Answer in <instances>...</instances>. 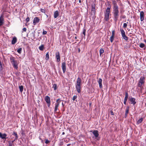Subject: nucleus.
<instances>
[{
  "label": "nucleus",
  "mask_w": 146,
  "mask_h": 146,
  "mask_svg": "<svg viewBox=\"0 0 146 146\" xmlns=\"http://www.w3.org/2000/svg\"><path fill=\"white\" fill-rule=\"evenodd\" d=\"M113 13L114 17V20L117 21L119 15V7L117 5L116 2L114 1H113Z\"/></svg>",
  "instance_id": "obj_1"
},
{
  "label": "nucleus",
  "mask_w": 146,
  "mask_h": 146,
  "mask_svg": "<svg viewBox=\"0 0 146 146\" xmlns=\"http://www.w3.org/2000/svg\"><path fill=\"white\" fill-rule=\"evenodd\" d=\"M81 82V79L80 77H78L77 79L76 83V88L78 93H80L81 92L80 85Z\"/></svg>",
  "instance_id": "obj_2"
},
{
  "label": "nucleus",
  "mask_w": 146,
  "mask_h": 146,
  "mask_svg": "<svg viewBox=\"0 0 146 146\" xmlns=\"http://www.w3.org/2000/svg\"><path fill=\"white\" fill-rule=\"evenodd\" d=\"M111 7V6H110L109 7H108L105 12V15L104 19L106 21H108L109 20Z\"/></svg>",
  "instance_id": "obj_3"
},
{
  "label": "nucleus",
  "mask_w": 146,
  "mask_h": 146,
  "mask_svg": "<svg viewBox=\"0 0 146 146\" xmlns=\"http://www.w3.org/2000/svg\"><path fill=\"white\" fill-rule=\"evenodd\" d=\"M10 61L15 68L17 69L18 68V63L17 61L16 60L15 58L13 57L10 58Z\"/></svg>",
  "instance_id": "obj_4"
},
{
  "label": "nucleus",
  "mask_w": 146,
  "mask_h": 146,
  "mask_svg": "<svg viewBox=\"0 0 146 146\" xmlns=\"http://www.w3.org/2000/svg\"><path fill=\"white\" fill-rule=\"evenodd\" d=\"M145 78L144 77L141 76L140 77L138 85L139 87L141 88L142 85L145 83Z\"/></svg>",
  "instance_id": "obj_5"
},
{
  "label": "nucleus",
  "mask_w": 146,
  "mask_h": 146,
  "mask_svg": "<svg viewBox=\"0 0 146 146\" xmlns=\"http://www.w3.org/2000/svg\"><path fill=\"white\" fill-rule=\"evenodd\" d=\"M61 100L60 99H58L56 101V103L55 104V106L54 107V112H56L58 110V108L60 104V102Z\"/></svg>",
  "instance_id": "obj_6"
},
{
  "label": "nucleus",
  "mask_w": 146,
  "mask_h": 146,
  "mask_svg": "<svg viewBox=\"0 0 146 146\" xmlns=\"http://www.w3.org/2000/svg\"><path fill=\"white\" fill-rule=\"evenodd\" d=\"M45 100L48 106L49 107L50 104V97L48 96H46Z\"/></svg>",
  "instance_id": "obj_7"
},
{
  "label": "nucleus",
  "mask_w": 146,
  "mask_h": 146,
  "mask_svg": "<svg viewBox=\"0 0 146 146\" xmlns=\"http://www.w3.org/2000/svg\"><path fill=\"white\" fill-rule=\"evenodd\" d=\"M120 31L121 32V34L123 38L125 40H127L128 38L126 36L125 33L123 29H120Z\"/></svg>",
  "instance_id": "obj_8"
},
{
  "label": "nucleus",
  "mask_w": 146,
  "mask_h": 146,
  "mask_svg": "<svg viewBox=\"0 0 146 146\" xmlns=\"http://www.w3.org/2000/svg\"><path fill=\"white\" fill-rule=\"evenodd\" d=\"M61 67L63 73H64L66 70V63L65 62H62Z\"/></svg>",
  "instance_id": "obj_9"
},
{
  "label": "nucleus",
  "mask_w": 146,
  "mask_h": 146,
  "mask_svg": "<svg viewBox=\"0 0 146 146\" xmlns=\"http://www.w3.org/2000/svg\"><path fill=\"white\" fill-rule=\"evenodd\" d=\"M129 100L130 102V103L131 104H133V105H135L136 102L135 101V99L134 98L131 97L129 98Z\"/></svg>",
  "instance_id": "obj_10"
},
{
  "label": "nucleus",
  "mask_w": 146,
  "mask_h": 146,
  "mask_svg": "<svg viewBox=\"0 0 146 146\" xmlns=\"http://www.w3.org/2000/svg\"><path fill=\"white\" fill-rule=\"evenodd\" d=\"M55 55L57 62H59L60 60V57L59 52H57L56 53Z\"/></svg>",
  "instance_id": "obj_11"
},
{
  "label": "nucleus",
  "mask_w": 146,
  "mask_h": 146,
  "mask_svg": "<svg viewBox=\"0 0 146 146\" xmlns=\"http://www.w3.org/2000/svg\"><path fill=\"white\" fill-rule=\"evenodd\" d=\"M40 21V19L38 17H35L33 20V24L34 25H36V24L39 23Z\"/></svg>",
  "instance_id": "obj_12"
},
{
  "label": "nucleus",
  "mask_w": 146,
  "mask_h": 146,
  "mask_svg": "<svg viewBox=\"0 0 146 146\" xmlns=\"http://www.w3.org/2000/svg\"><path fill=\"white\" fill-rule=\"evenodd\" d=\"M90 131L91 132H92V133L94 135L96 138L98 137L99 134L98 133V131L97 130H95L93 131Z\"/></svg>",
  "instance_id": "obj_13"
},
{
  "label": "nucleus",
  "mask_w": 146,
  "mask_h": 146,
  "mask_svg": "<svg viewBox=\"0 0 146 146\" xmlns=\"http://www.w3.org/2000/svg\"><path fill=\"white\" fill-rule=\"evenodd\" d=\"M7 135L6 133H4L2 134L1 132H0V138L2 139H5L7 138L6 137Z\"/></svg>",
  "instance_id": "obj_14"
},
{
  "label": "nucleus",
  "mask_w": 146,
  "mask_h": 146,
  "mask_svg": "<svg viewBox=\"0 0 146 146\" xmlns=\"http://www.w3.org/2000/svg\"><path fill=\"white\" fill-rule=\"evenodd\" d=\"M144 13L143 11H141L140 13V19L141 21H142L144 19Z\"/></svg>",
  "instance_id": "obj_15"
},
{
  "label": "nucleus",
  "mask_w": 146,
  "mask_h": 146,
  "mask_svg": "<svg viewBox=\"0 0 146 146\" xmlns=\"http://www.w3.org/2000/svg\"><path fill=\"white\" fill-rule=\"evenodd\" d=\"M102 80L101 78H100L98 81V82L100 88H102Z\"/></svg>",
  "instance_id": "obj_16"
},
{
  "label": "nucleus",
  "mask_w": 146,
  "mask_h": 146,
  "mask_svg": "<svg viewBox=\"0 0 146 146\" xmlns=\"http://www.w3.org/2000/svg\"><path fill=\"white\" fill-rule=\"evenodd\" d=\"M59 15V12L58 11H55L54 13V17L55 18H56Z\"/></svg>",
  "instance_id": "obj_17"
},
{
  "label": "nucleus",
  "mask_w": 146,
  "mask_h": 146,
  "mask_svg": "<svg viewBox=\"0 0 146 146\" xmlns=\"http://www.w3.org/2000/svg\"><path fill=\"white\" fill-rule=\"evenodd\" d=\"M17 42V38L16 37L14 36L13 38V40L12 41V44H15Z\"/></svg>",
  "instance_id": "obj_18"
},
{
  "label": "nucleus",
  "mask_w": 146,
  "mask_h": 146,
  "mask_svg": "<svg viewBox=\"0 0 146 146\" xmlns=\"http://www.w3.org/2000/svg\"><path fill=\"white\" fill-rule=\"evenodd\" d=\"M3 18L2 16L0 17V27L3 24Z\"/></svg>",
  "instance_id": "obj_19"
},
{
  "label": "nucleus",
  "mask_w": 146,
  "mask_h": 146,
  "mask_svg": "<svg viewBox=\"0 0 146 146\" xmlns=\"http://www.w3.org/2000/svg\"><path fill=\"white\" fill-rule=\"evenodd\" d=\"M13 135L15 136V140H17L18 139V135L17 132H13L12 134Z\"/></svg>",
  "instance_id": "obj_20"
},
{
  "label": "nucleus",
  "mask_w": 146,
  "mask_h": 146,
  "mask_svg": "<svg viewBox=\"0 0 146 146\" xmlns=\"http://www.w3.org/2000/svg\"><path fill=\"white\" fill-rule=\"evenodd\" d=\"M96 11L95 9H92L91 11V15H93V16H94L95 14Z\"/></svg>",
  "instance_id": "obj_21"
},
{
  "label": "nucleus",
  "mask_w": 146,
  "mask_h": 146,
  "mask_svg": "<svg viewBox=\"0 0 146 146\" xmlns=\"http://www.w3.org/2000/svg\"><path fill=\"white\" fill-rule=\"evenodd\" d=\"M143 119L142 118H141L139 119L137 122V124H139L141 123L143 121Z\"/></svg>",
  "instance_id": "obj_22"
},
{
  "label": "nucleus",
  "mask_w": 146,
  "mask_h": 146,
  "mask_svg": "<svg viewBox=\"0 0 146 146\" xmlns=\"http://www.w3.org/2000/svg\"><path fill=\"white\" fill-rule=\"evenodd\" d=\"M129 106H127L126 107V108L125 110V113L126 114H128L129 111Z\"/></svg>",
  "instance_id": "obj_23"
},
{
  "label": "nucleus",
  "mask_w": 146,
  "mask_h": 146,
  "mask_svg": "<svg viewBox=\"0 0 146 146\" xmlns=\"http://www.w3.org/2000/svg\"><path fill=\"white\" fill-rule=\"evenodd\" d=\"M44 48V45H42L39 47V49L41 51H42L43 50Z\"/></svg>",
  "instance_id": "obj_24"
},
{
  "label": "nucleus",
  "mask_w": 146,
  "mask_h": 146,
  "mask_svg": "<svg viewBox=\"0 0 146 146\" xmlns=\"http://www.w3.org/2000/svg\"><path fill=\"white\" fill-rule=\"evenodd\" d=\"M104 52V50L102 48H101L100 50V54L101 55L102 54H103Z\"/></svg>",
  "instance_id": "obj_25"
},
{
  "label": "nucleus",
  "mask_w": 146,
  "mask_h": 146,
  "mask_svg": "<svg viewBox=\"0 0 146 146\" xmlns=\"http://www.w3.org/2000/svg\"><path fill=\"white\" fill-rule=\"evenodd\" d=\"M46 58H45V59L46 60H48V59H49V55L48 54V52H47L46 55Z\"/></svg>",
  "instance_id": "obj_26"
},
{
  "label": "nucleus",
  "mask_w": 146,
  "mask_h": 146,
  "mask_svg": "<svg viewBox=\"0 0 146 146\" xmlns=\"http://www.w3.org/2000/svg\"><path fill=\"white\" fill-rule=\"evenodd\" d=\"M19 88L20 89V92H22L23 89V86H19Z\"/></svg>",
  "instance_id": "obj_27"
},
{
  "label": "nucleus",
  "mask_w": 146,
  "mask_h": 146,
  "mask_svg": "<svg viewBox=\"0 0 146 146\" xmlns=\"http://www.w3.org/2000/svg\"><path fill=\"white\" fill-rule=\"evenodd\" d=\"M114 39V36H111L110 39V40L111 42H112Z\"/></svg>",
  "instance_id": "obj_28"
},
{
  "label": "nucleus",
  "mask_w": 146,
  "mask_h": 146,
  "mask_svg": "<svg viewBox=\"0 0 146 146\" xmlns=\"http://www.w3.org/2000/svg\"><path fill=\"white\" fill-rule=\"evenodd\" d=\"M52 88H54V90H56L57 89V85L56 84L53 85Z\"/></svg>",
  "instance_id": "obj_29"
},
{
  "label": "nucleus",
  "mask_w": 146,
  "mask_h": 146,
  "mask_svg": "<svg viewBox=\"0 0 146 146\" xmlns=\"http://www.w3.org/2000/svg\"><path fill=\"white\" fill-rule=\"evenodd\" d=\"M145 46V45L143 43H141L139 45V47L141 48H143Z\"/></svg>",
  "instance_id": "obj_30"
},
{
  "label": "nucleus",
  "mask_w": 146,
  "mask_h": 146,
  "mask_svg": "<svg viewBox=\"0 0 146 146\" xmlns=\"http://www.w3.org/2000/svg\"><path fill=\"white\" fill-rule=\"evenodd\" d=\"M22 50L21 48H20L17 50V51L19 53L21 54V53Z\"/></svg>",
  "instance_id": "obj_31"
},
{
  "label": "nucleus",
  "mask_w": 146,
  "mask_h": 146,
  "mask_svg": "<svg viewBox=\"0 0 146 146\" xmlns=\"http://www.w3.org/2000/svg\"><path fill=\"white\" fill-rule=\"evenodd\" d=\"M77 96H74L72 98V100L73 101H75L76 99L77 98Z\"/></svg>",
  "instance_id": "obj_32"
},
{
  "label": "nucleus",
  "mask_w": 146,
  "mask_h": 146,
  "mask_svg": "<svg viewBox=\"0 0 146 146\" xmlns=\"http://www.w3.org/2000/svg\"><path fill=\"white\" fill-rule=\"evenodd\" d=\"M86 30L85 29H83V34L84 35V36H85Z\"/></svg>",
  "instance_id": "obj_33"
},
{
  "label": "nucleus",
  "mask_w": 146,
  "mask_h": 146,
  "mask_svg": "<svg viewBox=\"0 0 146 146\" xmlns=\"http://www.w3.org/2000/svg\"><path fill=\"white\" fill-rule=\"evenodd\" d=\"M95 6L94 4L92 5V9H95Z\"/></svg>",
  "instance_id": "obj_34"
},
{
  "label": "nucleus",
  "mask_w": 146,
  "mask_h": 146,
  "mask_svg": "<svg viewBox=\"0 0 146 146\" xmlns=\"http://www.w3.org/2000/svg\"><path fill=\"white\" fill-rule=\"evenodd\" d=\"M127 24L126 23H125L123 24V27L124 28H126L127 27Z\"/></svg>",
  "instance_id": "obj_35"
},
{
  "label": "nucleus",
  "mask_w": 146,
  "mask_h": 146,
  "mask_svg": "<svg viewBox=\"0 0 146 146\" xmlns=\"http://www.w3.org/2000/svg\"><path fill=\"white\" fill-rule=\"evenodd\" d=\"M49 142H50V141L49 140H48V139H45V143L46 144H48V143H49Z\"/></svg>",
  "instance_id": "obj_36"
},
{
  "label": "nucleus",
  "mask_w": 146,
  "mask_h": 146,
  "mask_svg": "<svg viewBox=\"0 0 146 146\" xmlns=\"http://www.w3.org/2000/svg\"><path fill=\"white\" fill-rule=\"evenodd\" d=\"M115 31L114 30H113L112 31V35L111 36H114V35H115Z\"/></svg>",
  "instance_id": "obj_37"
},
{
  "label": "nucleus",
  "mask_w": 146,
  "mask_h": 146,
  "mask_svg": "<svg viewBox=\"0 0 146 146\" xmlns=\"http://www.w3.org/2000/svg\"><path fill=\"white\" fill-rule=\"evenodd\" d=\"M40 11L42 12V13H45V10H44V9H40Z\"/></svg>",
  "instance_id": "obj_38"
},
{
  "label": "nucleus",
  "mask_w": 146,
  "mask_h": 146,
  "mask_svg": "<svg viewBox=\"0 0 146 146\" xmlns=\"http://www.w3.org/2000/svg\"><path fill=\"white\" fill-rule=\"evenodd\" d=\"M29 17H27L26 19V21H27V23L29 21Z\"/></svg>",
  "instance_id": "obj_39"
},
{
  "label": "nucleus",
  "mask_w": 146,
  "mask_h": 146,
  "mask_svg": "<svg viewBox=\"0 0 146 146\" xmlns=\"http://www.w3.org/2000/svg\"><path fill=\"white\" fill-rule=\"evenodd\" d=\"M128 93L127 92H125V97L127 98H128Z\"/></svg>",
  "instance_id": "obj_40"
},
{
  "label": "nucleus",
  "mask_w": 146,
  "mask_h": 146,
  "mask_svg": "<svg viewBox=\"0 0 146 146\" xmlns=\"http://www.w3.org/2000/svg\"><path fill=\"white\" fill-rule=\"evenodd\" d=\"M47 33V32L46 31H44L42 32L43 35H45Z\"/></svg>",
  "instance_id": "obj_41"
},
{
  "label": "nucleus",
  "mask_w": 146,
  "mask_h": 146,
  "mask_svg": "<svg viewBox=\"0 0 146 146\" xmlns=\"http://www.w3.org/2000/svg\"><path fill=\"white\" fill-rule=\"evenodd\" d=\"M23 31H24V32H26L27 30V29L25 27L23 29Z\"/></svg>",
  "instance_id": "obj_42"
},
{
  "label": "nucleus",
  "mask_w": 146,
  "mask_h": 146,
  "mask_svg": "<svg viewBox=\"0 0 146 146\" xmlns=\"http://www.w3.org/2000/svg\"><path fill=\"white\" fill-rule=\"evenodd\" d=\"M110 113H111V115H113V114H113V111L112 110H111L110 111Z\"/></svg>",
  "instance_id": "obj_43"
},
{
  "label": "nucleus",
  "mask_w": 146,
  "mask_h": 146,
  "mask_svg": "<svg viewBox=\"0 0 146 146\" xmlns=\"http://www.w3.org/2000/svg\"><path fill=\"white\" fill-rule=\"evenodd\" d=\"M126 17L125 15L122 16L121 17L123 19H124Z\"/></svg>",
  "instance_id": "obj_44"
},
{
  "label": "nucleus",
  "mask_w": 146,
  "mask_h": 146,
  "mask_svg": "<svg viewBox=\"0 0 146 146\" xmlns=\"http://www.w3.org/2000/svg\"><path fill=\"white\" fill-rule=\"evenodd\" d=\"M128 98L125 97L124 99V100L127 101Z\"/></svg>",
  "instance_id": "obj_45"
},
{
  "label": "nucleus",
  "mask_w": 146,
  "mask_h": 146,
  "mask_svg": "<svg viewBox=\"0 0 146 146\" xmlns=\"http://www.w3.org/2000/svg\"><path fill=\"white\" fill-rule=\"evenodd\" d=\"M127 101L124 100V104H125V105H126V102Z\"/></svg>",
  "instance_id": "obj_46"
},
{
  "label": "nucleus",
  "mask_w": 146,
  "mask_h": 146,
  "mask_svg": "<svg viewBox=\"0 0 146 146\" xmlns=\"http://www.w3.org/2000/svg\"><path fill=\"white\" fill-rule=\"evenodd\" d=\"M127 115V114L125 113V118L126 117Z\"/></svg>",
  "instance_id": "obj_47"
},
{
  "label": "nucleus",
  "mask_w": 146,
  "mask_h": 146,
  "mask_svg": "<svg viewBox=\"0 0 146 146\" xmlns=\"http://www.w3.org/2000/svg\"><path fill=\"white\" fill-rule=\"evenodd\" d=\"M15 140V139L14 140H13L12 141V143H13L14 142V141H15V140Z\"/></svg>",
  "instance_id": "obj_48"
},
{
  "label": "nucleus",
  "mask_w": 146,
  "mask_h": 146,
  "mask_svg": "<svg viewBox=\"0 0 146 146\" xmlns=\"http://www.w3.org/2000/svg\"><path fill=\"white\" fill-rule=\"evenodd\" d=\"M9 146H12V145L11 143H10L9 144Z\"/></svg>",
  "instance_id": "obj_49"
},
{
  "label": "nucleus",
  "mask_w": 146,
  "mask_h": 146,
  "mask_svg": "<svg viewBox=\"0 0 146 146\" xmlns=\"http://www.w3.org/2000/svg\"><path fill=\"white\" fill-rule=\"evenodd\" d=\"M41 141L42 143H43V140L42 139H41Z\"/></svg>",
  "instance_id": "obj_50"
},
{
  "label": "nucleus",
  "mask_w": 146,
  "mask_h": 146,
  "mask_svg": "<svg viewBox=\"0 0 146 146\" xmlns=\"http://www.w3.org/2000/svg\"><path fill=\"white\" fill-rule=\"evenodd\" d=\"M62 106H64V104H63V102H62Z\"/></svg>",
  "instance_id": "obj_51"
},
{
  "label": "nucleus",
  "mask_w": 146,
  "mask_h": 146,
  "mask_svg": "<svg viewBox=\"0 0 146 146\" xmlns=\"http://www.w3.org/2000/svg\"><path fill=\"white\" fill-rule=\"evenodd\" d=\"M70 144H68L67 145V146H70Z\"/></svg>",
  "instance_id": "obj_52"
},
{
  "label": "nucleus",
  "mask_w": 146,
  "mask_h": 146,
  "mask_svg": "<svg viewBox=\"0 0 146 146\" xmlns=\"http://www.w3.org/2000/svg\"><path fill=\"white\" fill-rule=\"evenodd\" d=\"M144 41L145 43H146V40H145V39H144Z\"/></svg>",
  "instance_id": "obj_53"
},
{
  "label": "nucleus",
  "mask_w": 146,
  "mask_h": 146,
  "mask_svg": "<svg viewBox=\"0 0 146 146\" xmlns=\"http://www.w3.org/2000/svg\"><path fill=\"white\" fill-rule=\"evenodd\" d=\"M64 134H65V133H64V132H63L62 133V135H64Z\"/></svg>",
  "instance_id": "obj_54"
},
{
  "label": "nucleus",
  "mask_w": 146,
  "mask_h": 146,
  "mask_svg": "<svg viewBox=\"0 0 146 146\" xmlns=\"http://www.w3.org/2000/svg\"><path fill=\"white\" fill-rule=\"evenodd\" d=\"M80 51V48H79L78 49V52H79Z\"/></svg>",
  "instance_id": "obj_55"
},
{
  "label": "nucleus",
  "mask_w": 146,
  "mask_h": 146,
  "mask_svg": "<svg viewBox=\"0 0 146 146\" xmlns=\"http://www.w3.org/2000/svg\"><path fill=\"white\" fill-rule=\"evenodd\" d=\"M79 2L80 3H81V0H79Z\"/></svg>",
  "instance_id": "obj_56"
},
{
  "label": "nucleus",
  "mask_w": 146,
  "mask_h": 146,
  "mask_svg": "<svg viewBox=\"0 0 146 146\" xmlns=\"http://www.w3.org/2000/svg\"><path fill=\"white\" fill-rule=\"evenodd\" d=\"M75 38L76 39H77V37L76 36H75Z\"/></svg>",
  "instance_id": "obj_57"
},
{
  "label": "nucleus",
  "mask_w": 146,
  "mask_h": 146,
  "mask_svg": "<svg viewBox=\"0 0 146 146\" xmlns=\"http://www.w3.org/2000/svg\"><path fill=\"white\" fill-rule=\"evenodd\" d=\"M39 139H40L41 140V139H42L41 138H40V137L39 138Z\"/></svg>",
  "instance_id": "obj_58"
}]
</instances>
